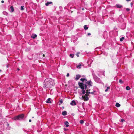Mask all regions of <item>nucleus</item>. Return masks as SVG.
I'll list each match as a JSON object with an SVG mask.
<instances>
[{"mask_svg":"<svg viewBox=\"0 0 134 134\" xmlns=\"http://www.w3.org/2000/svg\"><path fill=\"white\" fill-rule=\"evenodd\" d=\"M124 39V37H122L120 39V41L121 42Z\"/></svg>","mask_w":134,"mask_h":134,"instance_id":"4be33fe9","label":"nucleus"},{"mask_svg":"<svg viewBox=\"0 0 134 134\" xmlns=\"http://www.w3.org/2000/svg\"><path fill=\"white\" fill-rule=\"evenodd\" d=\"M87 35L88 36L90 35H91V34L90 33H88L87 34Z\"/></svg>","mask_w":134,"mask_h":134,"instance_id":"f704fd0d","label":"nucleus"},{"mask_svg":"<svg viewBox=\"0 0 134 134\" xmlns=\"http://www.w3.org/2000/svg\"><path fill=\"white\" fill-rule=\"evenodd\" d=\"M127 1H130V0H126Z\"/></svg>","mask_w":134,"mask_h":134,"instance_id":"79ce46f5","label":"nucleus"},{"mask_svg":"<svg viewBox=\"0 0 134 134\" xmlns=\"http://www.w3.org/2000/svg\"><path fill=\"white\" fill-rule=\"evenodd\" d=\"M48 79H46L44 81L43 87L45 89H49L51 88Z\"/></svg>","mask_w":134,"mask_h":134,"instance_id":"f03ea898","label":"nucleus"},{"mask_svg":"<svg viewBox=\"0 0 134 134\" xmlns=\"http://www.w3.org/2000/svg\"><path fill=\"white\" fill-rule=\"evenodd\" d=\"M92 82L91 80H90L86 82V83L84 84L83 83L79 82L78 84L80 87L82 89V94H84L86 93V90H87L88 88H89L88 87L92 86Z\"/></svg>","mask_w":134,"mask_h":134,"instance_id":"f257e3e1","label":"nucleus"},{"mask_svg":"<svg viewBox=\"0 0 134 134\" xmlns=\"http://www.w3.org/2000/svg\"><path fill=\"white\" fill-rule=\"evenodd\" d=\"M74 48H72V50H74Z\"/></svg>","mask_w":134,"mask_h":134,"instance_id":"49530a36","label":"nucleus"},{"mask_svg":"<svg viewBox=\"0 0 134 134\" xmlns=\"http://www.w3.org/2000/svg\"><path fill=\"white\" fill-rule=\"evenodd\" d=\"M17 70H18V71H19V70H20V69H19V68H18V69H17Z\"/></svg>","mask_w":134,"mask_h":134,"instance_id":"37998d69","label":"nucleus"},{"mask_svg":"<svg viewBox=\"0 0 134 134\" xmlns=\"http://www.w3.org/2000/svg\"><path fill=\"white\" fill-rule=\"evenodd\" d=\"M42 56L43 57H44L45 56V55L44 54H43Z\"/></svg>","mask_w":134,"mask_h":134,"instance_id":"ea45409f","label":"nucleus"},{"mask_svg":"<svg viewBox=\"0 0 134 134\" xmlns=\"http://www.w3.org/2000/svg\"><path fill=\"white\" fill-rule=\"evenodd\" d=\"M88 96H87L85 94V95H82V99L84 100V101H87L89 100V98Z\"/></svg>","mask_w":134,"mask_h":134,"instance_id":"0eeeda50","label":"nucleus"},{"mask_svg":"<svg viewBox=\"0 0 134 134\" xmlns=\"http://www.w3.org/2000/svg\"><path fill=\"white\" fill-rule=\"evenodd\" d=\"M92 75L94 80L96 82L100 83H103L100 79L94 73L93 71L92 72Z\"/></svg>","mask_w":134,"mask_h":134,"instance_id":"7ed1b4c3","label":"nucleus"},{"mask_svg":"<svg viewBox=\"0 0 134 134\" xmlns=\"http://www.w3.org/2000/svg\"><path fill=\"white\" fill-rule=\"evenodd\" d=\"M29 122H31V119H29Z\"/></svg>","mask_w":134,"mask_h":134,"instance_id":"4c0bfd02","label":"nucleus"},{"mask_svg":"<svg viewBox=\"0 0 134 134\" xmlns=\"http://www.w3.org/2000/svg\"><path fill=\"white\" fill-rule=\"evenodd\" d=\"M51 99L50 98H48L47 99V101H46V102L48 103H51Z\"/></svg>","mask_w":134,"mask_h":134,"instance_id":"2eb2a0df","label":"nucleus"},{"mask_svg":"<svg viewBox=\"0 0 134 134\" xmlns=\"http://www.w3.org/2000/svg\"><path fill=\"white\" fill-rule=\"evenodd\" d=\"M16 23V22H15L14 23Z\"/></svg>","mask_w":134,"mask_h":134,"instance_id":"c03bdc74","label":"nucleus"},{"mask_svg":"<svg viewBox=\"0 0 134 134\" xmlns=\"http://www.w3.org/2000/svg\"><path fill=\"white\" fill-rule=\"evenodd\" d=\"M124 121H125L124 120V119H121V121L120 122H123Z\"/></svg>","mask_w":134,"mask_h":134,"instance_id":"c85d7f7f","label":"nucleus"},{"mask_svg":"<svg viewBox=\"0 0 134 134\" xmlns=\"http://www.w3.org/2000/svg\"><path fill=\"white\" fill-rule=\"evenodd\" d=\"M110 89V87H107V89H106L105 90V92H107L108 91V90H109Z\"/></svg>","mask_w":134,"mask_h":134,"instance_id":"5701e85b","label":"nucleus"},{"mask_svg":"<svg viewBox=\"0 0 134 134\" xmlns=\"http://www.w3.org/2000/svg\"><path fill=\"white\" fill-rule=\"evenodd\" d=\"M24 115L22 114L16 116L14 117V120H20L24 118Z\"/></svg>","mask_w":134,"mask_h":134,"instance_id":"20e7f679","label":"nucleus"},{"mask_svg":"<svg viewBox=\"0 0 134 134\" xmlns=\"http://www.w3.org/2000/svg\"><path fill=\"white\" fill-rule=\"evenodd\" d=\"M60 105V104H59V105Z\"/></svg>","mask_w":134,"mask_h":134,"instance_id":"8fccbe9b","label":"nucleus"},{"mask_svg":"<svg viewBox=\"0 0 134 134\" xmlns=\"http://www.w3.org/2000/svg\"><path fill=\"white\" fill-rule=\"evenodd\" d=\"M69 73H68L67 74V75H66V76H67V77H69Z\"/></svg>","mask_w":134,"mask_h":134,"instance_id":"72a5a7b5","label":"nucleus"},{"mask_svg":"<svg viewBox=\"0 0 134 134\" xmlns=\"http://www.w3.org/2000/svg\"><path fill=\"white\" fill-rule=\"evenodd\" d=\"M65 124L66 125L65 126L66 127H67L69 126V123L68 122L66 121L65 122Z\"/></svg>","mask_w":134,"mask_h":134,"instance_id":"f8f14e48","label":"nucleus"},{"mask_svg":"<svg viewBox=\"0 0 134 134\" xmlns=\"http://www.w3.org/2000/svg\"><path fill=\"white\" fill-rule=\"evenodd\" d=\"M116 7L119 8H121L122 7V6L119 4H117L116 5Z\"/></svg>","mask_w":134,"mask_h":134,"instance_id":"9d476101","label":"nucleus"},{"mask_svg":"<svg viewBox=\"0 0 134 134\" xmlns=\"http://www.w3.org/2000/svg\"><path fill=\"white\" fill-rule=\"evenodd\" d=\"M126 89L127 90H130V87L129 86H127L126 87Z\"/></svg>","mask_w":134,"mask_h":134,"instance_id":"b1692460","label":"nucleus"},{"mask_svg":"<svg viewBox=\"0 0 134 134\" xmlns=\"http://www.w3.org/2000/svg\"><path fill=\"white\" fill-rule=\"evenodd\" d=\"M59 102L60 104H62L63 103V100L62 99L60 100Z\"/></svg>","mask_w":134,"mask_h":134,"instance_id":"cd10ccee","label":"nucleus"},{"mask_svg":"<svg viewBox=\"0 0 134 134\" xmlns=\"http://www.w3.org/2000/svg\"><path fill=\"white\" fill-rule=\"evenodd\" d=\"M80 122L81 124H82L84 123V121H83V120H80Z\"/></svg>","mask_w":134,"mask_h":134,"instance_id":"393cba45","label":"nucleus"},{"mask_svg":"<svg viewBox=\"0 0 134 134\" xmlns=\"http://www.w3.org/2000/svg\"><path fill=\"white\" fill-rule=\"evenodd\" d=\"M80 53V52H78V53H77L76 54V56L78 57H79V54Z\"/></svg>","mask_w":134,"mask_h":134,"instance_id":"c756f323","label":"nucleus"},{"mask_svg":"<svg viewBox=\"0 0 134 134\" xmlns=\"http://www.w3.org/2000/svg\"><path fill=\"white\" fill-rule=\"evenodd\" d=\"M81 76L80 75H76V77L75 78V80H79L80 77H81Z\"/></svg>","mask_w":134,"mask_h":134,"instance_id":"1a4fd4ad","label":"nucleus"},{"mask_svg":"<svg viewBox=\"0 0 134 134\" xmlns=\"http://www.w3.org/2000/svg\"><path fill=\"white\" fill-rule=\"evenodd\" d=\"M3 13L5 15H7L8 14V13L5 11H4L3 12Z\"/></svg>","mask_w":134,"mask_h":134,"instance_id":"aec40b11","label":"nucleus"},{"mask_svg":"<svg viewBox=\"0 0 134 134\" xmlns=\"http://www.w3.org/2000/svg\"><path fill=\"white\" fill-rule=\"evenodd\" d=\"M49 82V83L50 85V86L51 87L52 86H53L55 85L54 80L51 78L48 79Z\"/></svg>","mask_w":134,"mask_h":134,"instance_id":"39448f33","label":"nucleus"},{"mask_svg":"<svg viewBox=\"0 0 134 134\" xmlns=\"http://www.w3.org/2000/svg\"><path fill=\"white\" fill-rule=\"evenodd\" d=\"M84 78H81L80 79V81L82 82H84Z\"/></svg>","mask_w":134,"mask_h":134,"instance_id":"7c9ffc66","label":"nucleus"},{"mask_svg":"<svg viewBox=\"0 0 134 134\" xmlns=\"http://www.w3.org/2000/svg\"><path fill=\"white\" fill-rule=\"evenodd\" d=\"M25 8V7L24 6H21V7L20 10H24Z\"/></svg>","mask_w":134,"mask_h":134,"instance_id":"412c9836","label":"nucleus"},{"mask_svg":"<svg viewBox=\"0 0 134 134\" xmlns=\"http://www.w3.org/2000/svg\"><path fill=\"white\" fill-rule=\"evenodd\" d=\"M70 104L71 105H76V103L74 100H73L71 101Z\"/></svg>","mask_w":134,"mask_h":134,"instance_id":"6e6552de","label":"nucleus"},{"mask_svg":"<svg viewBox=\"0 0 134 134\" xmlns=\"http://www.w3.org/2000/svg\"><path fill=\"white\" fill-rule=\"evenodd\" d=\"M62 114L63 115H67V112L66 111H64L62 112Z\"/></svg>","mask_w":134,"mask_h":134,"instance_id":"9b49d317","label":"nucleus"},{"mask_svg":"<svg viewBox=\"0 0 134 134\" xmlns=\"http://www.w3.org/2000/svg\"><path fill=\"white\" fill-rule=\"evenodd\" d=\"M81 65L80 64V65H79L77 66V68L80 69L81 68Z\"/></svg>","mask_w":134,"mask_h":134,"instance_id":"a878e982","label":"nucleus"},{"mask_svg":"<svg viewBox=\"0 0 134 134\" xmlns=\"http://www.w3.org/2000/svg\"><path fill=\"white\" fill-rule=\"evenodd\" d=\"M84 81H85L86 83L87 81V80L85 78H84Z\"/></svg>","mask_w":134,"mask_h":134,"instance_id":"2f4dec72","label":"nucleus"},{"mask_svg":"<svg viewBox=\"0 0 134 134\" xmlns=\"http://www.w3.org/2000/svg\"><path fill=\"white\" fill-rule=\"evenodd\" d=\"M74 56V54H70L69 56L71 58H73Z\"/></svg>","mask_w":134,"mask_h":134,"instance_id":"a211bd4d","label":"nucleus"},{"mask_svg":"<svg viewBox=\"0 0 134 134\" xmlns=\"http://www.w3.org/2000/svg\"><path fill=\"white\" fill-rule=\"evenodd\" d=\"M90 89L89 88H88V89L86 90V95L87 96H89V94H94V92H95V91H93V92H90Z\"/></svg>","mask_w":134,"mask_h":134,"instance_id":"423d86ee","label":"nucleus"},{"mask_svg":"<svg viewBox=\"0 0 134 134\" xmlns=\"http://www.w3.org/2000/svg\"><path fill=\"white\" fill-rule=\"evenodd\" d=\"M52 2H48L47 3H46L45 4V5L47 6H48L49 4H52Z\"/></svg>","mask_w":134,"mask_h":134,"instance_id":"ddd939ff","label":"nucleus"},{"mask_svg":"<svg viewBox=\"0 0 134 134\" xmlns=\"http://www.w3.org/2000/svg\"><path fill=\"white\" fill-rule=\"evenodd\" d=\"M10 8L11 9V11H10L11 12H13L14 11V9L13 6H11L10 7Z\"/></svg>","mask_w":134,"mask_h":134,"instance_id":"4468645a","label":"nucleus"},{"mask_svg":"<svg viewBox=\"0 0 134 134\" xmlns=\"http://www.w3.org/2000/svg\"><path fill=\"white\" fill-rule=\"evenodd\" d=\"M126 10L127 11H130V9L129 8H126Z\"/></svg>","mask_w":134,"mask_h":134,"instance_id":"473e14b6","label":"nucleus"},{"mask_svg":"<svg viewBox=\"0 0 134 134\" xmlns=\"http://www.w3.org/2000/svg\"><path fill=\"white\" fill-rule=\"evenodd\" d=\"M119 82L120 83H123V82L122 81V80L121 79H120L119 80Z\"/></svg>","mask_w":134,"mask_h":134,"instance_id":"bb28decb","label":"nucleus"},{"mask_svg":"<svg viewBox=\"0 0 134 134\" xmlns=\"http://www.w3.org/2000/svg\"><path fill=\"white\" fill-rule=\"evenodd\" d=\"M1 3H4V1H3V0L2 1H1Z\"/></svg>","mask_w":134,"mask_h":134,"instance_id":"c9c22d12","label":"nucleus"},{"mask_svg":"<svg viewBox=\"0 0 134 134\" xmlns=\"http://www.w3.org/2000/svg\"><path fill=\"white\" fill-rule=\"evenodd\" d=\"M115 106L118 107H120V105L118 103H116L115 104Z\"/></svg>","mask_w":134,"mask_h":134,"instance_id":"f3484780","label":"nucleus"},{"mask_svg":"<svg viewBox=\"0 0 134 134\" xmlns=\"http://www.w3.org/2000/svg\"><path fill=\"white\" fill-rule=\"evenodd\" d=\"M23 130L24 131H26V130Z\"/></svg>","mask_w":134,"mask_h":134,"instance_id":"a18cd8bd","label":"nucleus"},{"mask_svg":"<svg viewBox=\"0 0 134 134\" xmlns=\"http://www.w3.org/2000/svg\"><path fill=\"white\" fill-rule=\"evenodd\" d=\"M64 130L65 131H66L67 130V129H65V128H64Z\"/></svg>","mask_w":134,"mask_h":134,"instance_id":"58836bf2","label":"nucleus"},{"mask_svg":"<svg viewBox=\"0 0 134 134\" xmlns=\"http://www.w3.org/2000/svg\"><path fill=\"white\" fill-rule=\"evenodd\" d=\"M7 68H8V65H7Z\"/></svg>","mask_w":134,"mask_h":134,"instance_id":"de8ad7c7","label":"nucleus"},{"mask_svg":"<svg viewBox=\"0 0 134 134\" xmlns=\"http://www.w3.org/2000/svg\"><path fill=\"white\" fill-rule=\"evenodd\" d=\"M133 5V4L132 3H131V6H132Z\"/></svg>","mask_w":134,"mask_h":134,"instance_id":"e433bc0d","label":"nucleus"},{"mask_svg":"<svg viewBox=\"0 0 134 134\" xmlns=\"http://www.w3.org/2000/svg\"><path fill=\"white\" fill-rule=\"evenodd\" d=\"M82 10H84V8H82Z\"/></svg>","mask_w":134,"mask_h":134,"instance_id":"a19ab883","label":"nucleus"},{"mask_svg":"<svg viewBox=\"0 0 134 134\" xmlns=\"http://www.w3.org/2000/svg\"><path fill=\"white\" fill-rule=\"evenodd\" d=\"M1 70L0 69V72H1Z\"/></svg>","mask_w":134,"mask_h":134,"instance_id":"09e8293b","label":"nucleus"},{"mask_svg":"<svg viewBox=\"0 0 134 134\" xmlns=\"http://www.w3.org/2000/svg\"><path fill=\"white\" fill-rule=\"evenodd\" d=\"M84 28L85 30H87L88 29V27L86 25H85L84 26Z\"/></svg>","mask_w":134,"mask_h":134,"instance_id":"6ab92c4d","label":"nucleus"},{"mask_svg":"<svg viewBox=\"0 0 134 134\" xmlns=\"http://www.w3.org/2000/svg\"><path fill=\"white\" fill-rule=\"evenodd\" d=\"M37 36V35L36 34H33L31 36V37L34 39H35Z\"/></svg>","mask_w":134,"mask_h":134,"instance_id":"dca6fc26","label":"nucleus"}]
</instances>
